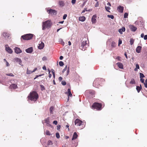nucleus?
I'll return each mask as SVG.
<instances>
[{"mask_svg":"<svg viewBox=\"0 0 147 147\" xmlns=\"http://www.w3.org/2000/svg\"><path fill=\"white\" fill-rule=\"evenodd\" d=\"M38 96V95L36 92L33 91L30 92L28 96V99L34 102H35L37 100Z\"/></svg>","mask_w":147,"mask_h":147,"instance_id":"1","label":"nucleus"},{"mask_svg":"<svg viewBox=\"0 0 147 147\" xmlns=\"http://www.w3.org/2000/svg\"><path fill=\"white\" fill-rule=\"evenodd\" d=\"M52 24V23L49 20H48L43 22L42 30H44L46 28H49L51 27Z\"/></svg>","mask_w":147,"mask_h":147,"instance_id":"2","label":"nucleus"},{"mask_svg":"<svg viewBox=\"0 0 147 147\" xmlns=\"http://www.w3.org/2000/svg\"><path fill=\"white\" fill-rule=\"evenodd\" d=\"M45 10L50 15H55L57 14V11H56L51 9L50 8H46Z\"/></svg>","mask_w":147,"mask_h":147,"instance_id":"3","label":"nucleus"},{"mask_svg":"<svg viewBox=\"0 0 147 147\" xmlns=\"http://www.w3.org/2000/svg\"><path fill=\"white\" fill-rule=\"evenodd\" d=\"M102 105L100 103L95 102L93 103L92 107L94 109H96L98 110H100L102 109Z\"/></svg>","mask_w":147,"mask_h":147,"instance_id":"4","label":"nucleus"},{"mask_svg":"<svg viewBox=\"0 0 147 147\" xmlns=\"http://www.w3.org/2000/svg\"><path fill=\"white\" fill-rule=\"evenodd\" d=\"M33 36L32 34H28L22 36L21 38H22L24 40H28L31 39Z\"/></svg>","mask_w":147,"mask_h":147,"instance_id":"5","label":"nucleus"},{"mask_svg":"<svg viewBox=\"0 0 147 147\" xmlns=\"http://www.w3.org/2000/svg\"><path fill=\"white\" fill-rule=\"evenodd\" d=\"M102 80H104L103 79H102L100 78H98L96 79L94 81V82L93 84V86L96 88H98L99 84H98V83L97 84V82Z\"/></svg>","mask_w":147,"mask_h":147,"instance_id":"6","label":"nucleus"},{"mask_svg":"<svg viewBox=\"0 0 147 147\" xmlns=\"http://www.w3.org/2000/svg\"><path fill=\"white\" fill-rule=\"evenodd\" d=\"M75 123L76 125L77 126H80L81 125H82L83 124V123H84V122L80 120L77 119L75 120Z\"/></svg>","mask_w":147,"mask_h":147,"instance_id":"7","label":"nucleus"},{"mask_svg":"<svg viewBox=\"0 0 147 147\" xmlns=\"http://www.w3.org/2000/svg\"><path fill=\"white\" fill-rule=\"evenodd\" d=\"M5 50L9 54H11L12 53V51L11 49L9 47V46L7 45H5Z\"/></svg>","mask_w":147,"mask_h":147,"instance_id":"8","label":"nucleus"},{"mask_svg":"<svg viewBox=\"0 0 147 147\" xmlns=\"http://www.w3.org/2000/svg\"><path fill=\"white\" fill-rule=\"evenodd\" d=\"M88 45L86 43V40H84L82 41V42L81 44V46L82 47H86V46H88Z\"/></svg>","mask_w":147,"mask_h":147,"instance_id":"9","label":"nucleus"},{"mask_svg":"<svg viewBox=\"0 0 147 147\" xmlns=\"http://www.w3.org/2000/svg\"><path fill=\"white\" fill-rule=\"evenodd\" d=\"M15 51L17 54H19L21 53L22 51L20 48L18 47H16L15 49Z\"/></svg>","mask_w":147,"mask_h":147,"instance_id":"10","label":"nucleus"},{"mask_svg":"<svg viewBox=\"0 0 147 147\" xmlns=\"http://www.w3.org/2000/svg\"><path fill=\"white\" fill-rule=\"evenodd\" d=\"M129 28L133 32L135 31L137 29V28L133 25L129 26Z\"/></svg>","mask_w":147,"mask_h":147,"instance_id":"11","label":"nucleus"},{"mask_svg":"<svg viewBox=\"0 0 147 147\" xmlns=\"http://www.w3.org/2000/svg\"><path fill=\"white\" fill-rule=\"evenodd\" d=\"M49 118L48 117L45 119V122L47 124V125L49 126H50L51 125L50 124Z\"/></svg>","mask_w":147,"mask_h":147,"instance_id":"12","label":"nucleus"},{"mask_svg":"<svg viewBox=\"0 0 147 147\" xmlns=\"http://www.w3.org/2000/svg\"><path fill=\"white\" fill-rule=\"evenodd\" d=\"M33 48L32 47H30L26 49L25 51L28 53H31L33 51Z\"/></svg>","mask_w":147,"mask_h":147,"instance_id":"13","label":"nucleus"},{"mask_svg":"<svg viewBox=\"0 0 147 147\" xmlns=\"http://www.w3.org/2000/svg\"><path fill=\"white\" fill-rule=\"evenodd\" d=\"M117 10L119 12L123 13V7L121 6H119L117 7Z\"/></svg>","mask_w":147,"mask_h":147,"instance_id":"14","label":"nucleus"},{"mask_svg":"<svg viewBox=\"0 0 147 147\" xmlns=\"http://www.w3.org/2000/svg\"><path fill=\"white\" fill-rule=\"evenodd\" d=\"M44 43L42 42H41V43L39 44V45L38 46V48L39 49H42L44 47Z\"/></svg>","mask_w":147,"mask_h":147,"instance_id":"15","label":"nucleus"},{"mask_svg":"<svg viewBox=\"0 0 147 147\" xmlns=\"http://www.w3.org/2000/svg\"><path fill=\"white\" fill-rule=\"evenodd\" d=\"M96 15H94L92 18V22L93 23H95L96 22Z\"/></svg>","mask_w":147,"mask_h":147,"instance_id":"16","label":"nucleus"},{"mask_svg":"<svg viewBox=\"0 0 147 147\" xmlns=\"http://www.w3.org/2000/svg\"><path fill=\"white\" fill-rule=\"evenodd\" d=\"M15 61L17 62H18L19 64L21 65V66H23V65L22 64V61L20 59L18 58H16L15 59Z\"/></svg>","mask_w":147,"mask_h":147,"instance_id":"17","label":"nucleus"},{"mask_svg":"<svg viewBox=\"0 0 147 147\" xmlns=\"http://www.w3.org/2000/svg\"><path fill=\"white\" fill-rule=\"evenodd\" d=\"M17 87V85L16 84H12L10 86V88L11 89H15Z\"/></svg>","mask_w":147,"mask_h":147,"instance_id":"18","label":"nucleus"},{"mask_svg":"<svg viewBox=\"0 0 147 147\" xmlns=\"http://www.w3.org/2000/svg\"><path fill=\"white\" fill-rule=\"evenodd\" d=\"M78 136L77 133L76 132L74 133L73 137L72 139V140H74V139H76Z\"/></svg>","mask_w":147,"mask_h":147,"instance_id":"19","label":"nucleus"},{"mask_svg":"<svg viewBox=\"0 0 147 147\" xmlns=\"http://www.w3.org/2000/svg\"><path fill=\"white\" fill-rule=\"evenodd\" d=\"M125 30V28L124 27H122L121 29L119 30L118 31L119 33L121 34H122L123 32H124Z\"/></svg>","mask_w":147,"mask_h":147,"instance_id":"20","label":"nucleus"},{"mask_svg":"<svg viewBox=\"0 0 147 147\" xmlns=\"http://www.w3.org/2000/svg\"><path fill=\"white\" fill-rule=\"evenodd\" d=\"M142 47L140 46H138L136 48V51L138 53H139L141 52V50Z\"/></svg>","mask_w":147,"mask_h":147,"instance_id":"21","label":"nucleus"},{"mask_svg":"<svg viewBox=\"0 0 147 147\" xmlns=\"http://www.w3.org/2000/svg\"><path fill=\"white\" fill-rule=\"evenodd\" d=\"M117 65L119 68L123 69V65L121 63L118 62L117 63Z\"/></svg>","mask_w":147,"mask_h":147,"instance_id":"22","label":"nucleus"},{"mask_svg":"<svg viewBox=\"0 0 147 147\" xmlns=\"http://www.w3.org/2000/svg\"><path fill=\"white\" fill-rule=\"evenodd\" d=\"M59 5L61 7H63L64 6V2L63 1H59Z\"/></svg>","mask_w":147,"mask_h":147,"instance_id":"23","label":"nucleus"},{"mask_svg":"<svg viewBox=\"0 0 147 147\" xmlns=\"http://www.w3.org/2000/svg\"><path fill=\"white\" fill-rule=\"evenodd\" d=\"M86 19V18L84 16L80 17L79 18V21L81 22H84Z\"/></svg>","mask_w":147,"mask_h":147,"instance_id":"24","label":"nucleus"},{"mask_svg":"<svg viewBox=\"0 0 147 147\" xmlns=\"http://www.w3.org/2000/svg\"><path fill=\"white\" fill-rule=\"evenodd\" d=\"M3 36L5 38H7L9 37V34L7 32H4L3 34Z\"/></svg>","mask_w":147,"mask_h":147,"instance_id":"25","label":"nucleus"},{"mask_svg":"<svg viewBox=\"0 0 147 147\" xmlns=\"http://www.w3.org/2000/svg\"><path fill=\"white\" fill-rule=\"evenodd\" d=\"M142 89L141 85H140V86H136V89L138 93H139L140 90Z\"/></svg>","mask_w":147,"mask_h":147,"instance_id":"26","label":"nucleus"},{"mask_svg":"<svg viewBox=\"0 0 147 147\" xmlns=\"http://www.w3.org/2000/svg\"><path fill=\"white\" fill-rule=\"evenodd\" d=\"M129 42H130V44L131 45H132L134 43V39L133 38H131L130 39Z\"/></svg>","mask_w":147,"mask_h":147,"instance_id":"27","label":"nucleus"},{"mask_svg":"<svg viewBox=\"0 0 147 147\" xmlns=\"http://www.w3.org/2000/svg\"><path fill=\"white\" fill-rule=\"evenodd\" d=\"M130 83L131 84H135V82L134 79L132 78L131 79Z\"/></svg>","mask_w":147,"mask_h":147,"instance_id":"28","label":"nucleus"},{"mask_svg":"<svg viewBox=\"0 0 147 147\" xmlns=\"http://www.w3.org/2000/svg\"><path fill=\"white\" fill-rule=\"evenodd\" d=\"M116 45V43L114 42L113 41L111 43V46L113 47H115Z\"/></svg>","mask_w":147,"mask_h":147,"instance_id":"29","label":"nucleus"},{"mask_svg":"<svg viewBox=\"0 0 147 147\" xmlns=\"http://www.w3.org/2000/svg\"><path fill=\"white\" fill-rule=\"evenodd\" d=\"M45 134L47 135L51 136L52 134L50 133V132L48 130H47L45 132Z\"/></svg>","mask_w":147,"mask_h":147,"instance_id":"30","label":"nucleus"},{"mask_svg":"<svg viewBox=\"0 0 147 147\" xmlns=\"http://www.w3.org/2000/svg\"><path fill=\"white\" fill-rule=\"evenodd\" d=\"M53 143L52 142L51 140H49L48 141V143H47V144L48 145H53Z\"/></svg>","mask_w":147,"mask_h":147,"instance_id":"31","label":"nucleus"},{"mask_svg":"<svg viewBox=\"0 0 147 147\" xmlns=\"http://www.w3.org/2000/svg\"><path fill=\"white\" fill-rule=\"evenodd\" d=\"M33 73L32 71H31L30 70H29L28 69H27V74H30Z\"/></svg>","mask_w":147,"mask_h":147,"instance_id":"32","label":"nucleus"},{"mask_svg":"<svg viewBox=\"0 0 147 147\" xmlns=\"http://www.w3.org/2000/svg\"><path fill=\"white\" fill-rule=\"evenodd\" d=\"M140 78H143L145 77V76L144 74L142 73H140Z\"/></svg>","mask_w":147,"mask_h":147,"instance_id":"33","label":"nucleus"},{"mask_svg":"<svg viewBox=\"0 0 147 147\" xmlns=\"http://www.w3.org/2000/svg\"><path fill=\"white\" fill-rule=\"evenodd\" d=\"M59 64L60 66H62L64 65V63L62 61H60L59 62Z\"/></svg>","mask_w":147,"mask_h":147,"instance_id":"34","label":"nucleus"},{"mask_svg":"<svg viewBox=\"0 0 147 147\" xmlns=\"http://www.w3.org/2000/svg\"><path fill=\"white\" fill-rule=\"evenodd\" d=\"M59 42H60L62 43V44L64 45L65 43L63 42V40L61 39H59Z\"/></svg>","mask_w":147,"mask_h":147,"instance_id":"35","label":"nucleus"},{"mask_svg":"<svg viewBox=\"0 0 147 147\" xmlns=\"http://www.w3.org/2000/svg\"><path fill=\"white\" fill-rule=\"evenodd\" d=\"M128 13H125L124 15V18H127Z\"/></svg>","mask_w":147,"mask_h":147,"instance_id":"36","label":"nucleus"},{"mask_svg":"<svg viewBox=\"0 0 147 147\" xmlns=\"http://www.w3.org/2000/svg\"><path fill=\"white\" fill-rule=\"evenodd\" d=\"M107 17L109 18H111L112 19H113L114 18V16L112 15H108L107 16Z\"/></svg>","mask_w":147,"mask_h":147,"instance_id":"37","label":"nucleus"},{"mask_svg":"<svg viewBox=\"0 0 147 147\" xmlns=\"http://www.w3.org/2000/svg\"><path fill=\"white\" fill-rule=\"evenodd\" d=\"M105 8L107 11L109 12H110V11H109V10L111 9V8L110 7L105 6Z\"/></svg>","mask_w":147,"mask_h":147,"instance_id":"38","label":"nucleus"},{"mask_svg":"<svg viewBox=\"0 0 147 147\" xmlns=\"http://www.w3.org/2000/svg\"><path fill=\"white\" fill-rule=\"evenodd\" d=\"M56 136L57 138H60V136L59 133L57 132L56 133Z\"/></svg>","mask_w":147,"mask_h":147,"instance_id":"39","label":"nucleus"},{"mask_svg":"<svg viewBox=\"0 0 147 147\" xmlns=\"http://www.w3.org/2000/svg\"><path fill=\"white\" fill-rule=\"evenodd\" d=\"M6 75L7 76L13 77L14 76V75L12 73H10L9 74H6Z\"/></svg>","mask_w":147,"mask_h":147,"instance_id":"40","label":"nucleus"},{"mask_svg":"<svg viewBox=\"0 0 147 147\" xmlns=\"http://www.w3.org/2000/svg\"><path fill=\"white\" fill-rule=\"evenodd\" d=\"M61 84L65 86V85L66 84V82H65V81L63 80V81H62V82H61Z\"/></svg>","mask_w":147,"mask_h":147,"instance_id":"41","label":"nucleus"},{"mask_svg":"<svg viewBox=\"0 0 147 147\" xmlns=\"http://www.w3.org/2000/svg\"><path fill=\"white\" fill-rule=\"evenodd\" d=\"M71 92L70 89V88H68L67 90V92H66L65 93L68 94L69 93H71Z\"/></svg>","mask_w":147,"mask_h":147,"instance_id":"42","label":"nucleus"},{"mask_svg":"<svg viewBox=\"0 0 147 147\" xmlns=\"http://www.w3.org/2000/svg\"><path fill=\"white\" fill-rule=\"evenodd\" d=\"M41 89L42 90H43L45 89L44 86L42 85H40Z\"/></svg>","mask_w":147,"mask_h":147,"instance_id":"43","label":"nucleus"},{"mask_svg":"<svg viewBox=\"0 0 147 147\" xmlns=\"http://www.w3.org/2000/svg\"><path fill=\"white\" fill-rule=\"evenodd\" d=\"M68 98L67 99V100H69V97H71L72 96V94L71 93V92L70 93H69L68 94Z\"/></svg>","mask_w":147,"mask_h":147,"instance_id":"44","label":"nucleus"},{"mask_svg":"<svg viewBox=\"0 0 147 147\" xmlns=\"http://www.w3.org/2000/svg\"><path fill=\"white\" fill-rule=\"evenodd\" d=\"M67 16V14H64L63 16V20H65Z\"/></svg>","mask_w":147,"mask_h":147,"instance_id":"45","label":"nucleus"},{"mask_svg":"<svg viewBox=\"0 0 147 147\" xmlns=\"http://www.w3.org/2000/svg\"><path fill=\"white\" fill-rule=\"evenodd\" d=\"M53 107H51L50 108V112L51 113L53 112Z\"/></svg>","mask_w":147,"mask_h":147,"instance_id":"46","label":"nucleus"},{"mask_svg":"<svg viewBox=\"0 0 147 147\" xmlns=\"http://www.w3.org/2000/svg\"><path fill=\"white\" fill-rule=\"evenodd\" d=\"M67 65H66L65 67V68H64V69L62 71V73H64V72L66 70V69H67Z\"/></svg>","mask_w":147,"mask_h":147,"instance_id":"47","label":"nucleus"},{"mask_svg":"<svg viewBox=\"0 0 147 147\" xmlns=\"http://www.w3.org/2000/svg\"><path fill=\"white\" fill-rule=\"evenodd\" d=\"M48 70L49 71V77L50 78L51 76H52V75L50 74V71L49 69H48Z\"/></svg>","mask_w":147,"mask_h":147,"instance_id":"48","label":"nucleus"},{"mask_svg":"<svg viewBox=\"0 0 147 147\" xmlns=\"http://www.w3.org/2000/svg\"><path fill=\"white\" fill-rule=\"evenodd\" d=\"M140 81L142 83H144V79L142 78H140Z\"/></svg>","mask_w":147,"mask_h":147,"instance_id":"49","label":"nucleus"},{"mask_svg":"<svg viewBox=\"0 0 147 147\" xmlns=\"http://www.w3.org/2000/svg\"><path fill=\"white\" fill-rule=\"evenodd\" d=\"M71 2L72 4L73 5L76 3V0H72Z\"/></svg>","mask_w":147,"mask_h":147,"instance_id":"50","label":"nucleus"},{"mask_svg":"<svg viewBox=\"0 0 147 147\" xmlns=\"http://www.w3.org/2000/svg\"><path fill=\"white\" fill-rule=\"evenodd\" d=\"M53 124L57 125V121H54L53 122Z\"/></svg>","mask_w":147,"mask_h":147,"instance_id":"51","label":"nucleus"},{"mask_svg":"<svg viewBox=\"0 0 147 147\" xmlns=\"http://www.w3.org/2000/svg\"><path fill=\"white\" fill-rule=\"evenodd\" d=\"M90 94H92L94 93V92L93 91H88Z\"/></svg>","mask_w":147,"mask_h":147,"instance_id":"52","label":"nucleus"},{"mask_svg":"<svg viewBox=\"0 0 147 147\" xmlns=\"http://www.w3.org/2000/svg\"><path fill=\"white\" fill-rule=\"evenodd\" d=\"M47 58L46 57H43L42 58V60L43 61H45L47 60Z\"/></svg>","mask_w":147,"mask_h":147,"instance_id":"53","label":"nucleus"},{"mask_svg":"<svg viewBox=\"0 0 147 147\" xmlns=\"http://www.w3.org/2000/svg\"><path fill=\"white\" fill-rule=\"evenodd\" d=\"M144 39L145 40H146L147 39V35H145L144 36Z\"/></svg>","mask_w":147,"mask_h":147,"instance_id":"54","label":"nucleus"},{"mask_svg":"<svg viewBox=\"0 0 147 147\" xmlns=\"http://www.w3.org/2000/svg\"><path fill=\"white\" fill-rule=\"evenodd\" d=\"M62 79H63V78L61 77H60L59 78V81H61Z\"/></svg>","mask_w":147,"mask_h":147,"instance_id":"55","label":"nucleus"},{"mask_svg":"<svg viewBox=\"0 0 147 147\" xmlns=\"http://www.w3.org/2000/svg\"><path fill=\"white\" fill-rule=\"evenodd\" d=\"M99 3L98 2H97L96 4L95 5V7H97L98 6Z\"/></svg>","mask_w":147,"mask_h":147,"instance_id":"56","label":"nucleus"},{"mask_svg":"<svg viewBox=\"0 0 147 147\" xmlns=\"http://www.w3.org/2000/svg\"><path fill=\"white\" fill-rule=\"evenodd\" d=\"M136 68H137L138 69H139V65L138 64H136Z\"/></svg>","mask_w":147,"mask_h":147,"instance_id":"57","label":"nucleus"},{"mask_svg":"<svg viewBox=\"0 0 147 147\" xmlns=\"http://www.w3.org/2000/svg\"><path fill=\"white\" fill-rule=\"evenodd\" d=\"M69 67L68 68V69L67 71V76L68 75L69 73Z\"/></svg>","mask_w":147,"mask_h":147,"instance_id":"58","label":"nucleus"},{"mask_svg":"<svg viewBox=\"0 0 147 147\" xmlns=\"http://www.w3.org/2000/svg\"><path fill=\"white\" fill-rule=\"evenodd\" d=\"M42 69L44 70H46V69H47L46 68L45 65L43 66L42 67Z\"/></svg>","mask_w":147,"mask_h":147,"instance_id":"59","label":"nucleus"},{"mask_svg":"<svg viewBox=\"0 0 147 147\" xmlns=\"http://www.w3.org/2000/svg\"><path fill=\"white\" fill-rule=\"evenodd\" d=\"M51 71L52 72L53 74H55V71L53 69H51Z\"/></svg>","mask_w":147,"mask_h":147,"instance_id":"60","label":"nucleus"},{"mask_svg":"<svg viewBox=\"0 0 147 147\" xmlns=\"http://www.w3.org/2000/svg\"><path fill=\"white\" fill-rule=\"evenodd\" d=\"M6 65L7 67L9 66V63H8L7 61L6 62Z\"/></svg>","mask_w":147,"mask_h":147,"instance_id":"61","label":"nucleus"},{"mask_svg":"<svg viewBox=\"0 0 147 147\" xmlns=\"http://www.w3.org/2000/svg\"><path fill=\"white\" fill-rule=\"evenodd\" d=\"M63 56H61L60 57H59V59H60V60H62L63 59Z\"/></svg>","mask_w":147,"mask_h":147,"instance_id":"62","label":"nucleus"},{"mask_svg":"<svg viewBox=\"0 0 147 147\" xmlns=\"http://www.w3.org/2000/svg\"><path fill=\"white\" fill-rule=\"evenodd\" d=\"M144 34L143 33H142L141 35V37L142 38H143L144 37Z\"/></svg>","mask_w":147,"mask_h":147,"instance_id":"63","label":"nucleus"},{"mask_svg":"<svg viewBox=\"0 0 147 147\" xmlns=\"http://www.w3.org/2000/svg\"><path fill=\"white\" fill-rule=\"evenodd\" d=\"M144 84L145 87L146 88H147V84L145 83Z\"/></svg>","mask_w":147,"mask_h":147,"instance_id":"64","label":"nucleus"}]
</instances>
